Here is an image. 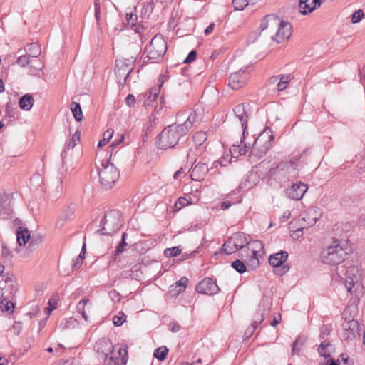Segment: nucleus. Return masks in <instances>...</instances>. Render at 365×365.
<instances>
[{
	"label": "nucleus",
	"mask_w": 365,
	"mask_h": 365,
	"mask_svg": "<svg viewBox=\"0 0 365 365\" xmlns=\"http://www.w3.org/2000/svg\"><path fill=\"white\" fill-rule=\"evenodd\" d=\"M196 115V113H191L182 124H173L164 128L156 138L157 147L165 150L173 148L180 140L184 142L187 139L186 135L189 130L195 121Z\"/></svg>",
	"instance_id": "obj_1"
},
{
	"label": "nucleus",
	"mask_w": 365,
	"mask_h": 365,
	"mask_svg": "<svg viewBox=\"0 0 365 365\" xmlns=\"http://www.w3.org/2000/svg\"><path fill=\"white\" fill-rule=\"evenodd\" d=\"M266 137H268L269 140H266L265 144L263 145V148L261 150L262 154H266L270 149L274 139L273 132L269 127H266L259 136L253 140L252 143L250 141L247 142L245 139L242 143L240 140L239 143L237 142L236 144H233L230 148L232 156L238 158L240 155H245L250 150L251 153H254L256 149L258 150L259 148L261 142L265 139Z\"/></svg>",
	"instance_id": "obj_2"
},
{
	"label": "nucleus",
	"mask_w": 365,
	"mask_h": 365,
	"mask_svg": "<svg viewBox=\"0 0 365 365\" xmlns=\"http://www.w3.org/2000/svg\"><path fill=\"white\" fill-rule=\"evenodd\" d=\"M259 29L261 31L268 30V34L272 40L278 43L291 36L292 26L289 23L282 21L274 14H269L264 17Z\"/></svg>",
	"instance_id": "obj_3"
},
{
	"label": "nucleus",
	"mask_w": 365,
	"mask_h": 365,
	"mask_svg": "<svg viewBox=\"0 0 365 365\" xmlns=\"http://www.w3.org/2000/svg\"><path fill=\"white\" fill-rule=\"evenodd\" d=\"M351 252V248L349 246L346 240H335L331 245L322 251V262L327 264H339L345 260Z\"/></svg>",
	"instance_id": "obj_4"
},
{
	"label": "nucleus",
	"mask_w": 365,
	"mask_h": 365,
	"mask_svg": "<svg viewBox=\"0 0 365 365\" xmlns=\"http://www.w3.org/2000/svg\"><path fill=\"white\" fill-rule=\"evenodd\" d=\"M123 225L121 212L118 210L108 211L101 220V228L96 232L100 235H112Z\"/></svg>",
	"instance_id": "obj_5"
},
{
	"label": "nucleus",
	"mask_w": 365,
	"mask_h": 365,
	"mask_svg": "<svg viewBox=\"0 0 365 365\" xmlns=\"http://www.w3.org/2000/svg\"><path fill=\"white\" fill-rule=\"evenodd\" d=\"M128 58L115 60V74L118 78V83L123 86L130 82V73L134 70L135 62L137 56L128 55Z\"/></svg>",
	"instance_id": "obj_6"
},
{
	"label": "nucleus",
	"mask_w": 365,
	"mask_h": 365,
	"mask_svg": "<svg viewBox=\"0 0 365 365\" xmlns=\"http://www.w3.org/2000/svg\"><path fill=\"white\" fill-rule=\"evenodd\" d=\"M98 173L99 182L105 190H109L113 187L119 178V170L113 163L106 161L102 163L101 168L98 167Z\"/></svg>",
	"instance_id": "obj_7"
},
{
	"label": "nucleus",
	"mask_w": 365,
	"mask_h": 365,
	"mask_svg": "<svg viewBox=\"0 0 365 365\" xmlns=\"http://www.w3.org/2000/svg\"><path fill=\"white\" fill-rule=\"evenodd\" d=\"M147 51L148 54L143 60V65L150 60H158L163 57L167 51V43L161 34H156L151 39Z\"/></svg>",
	"instance_id": "obj_8"
},
{
	"label": "nucleus",
	"mask_w": 365,
	"mask_h": 365,
	"mask_svg": "<svg viewBox=\"0 0 365 365\" xmlns=\"http://www.w3.org/2000/svg\"><path fill=\"white\" fill-rule=\"evenodd\" d=\"M269 175L270 178L279 180L294 178L297 175V164L294 160L282 162L270 168Z\"/></svg>",
	"instance_id": "obj_9"
},
{
	"label": "nucleus",
	"mask_w": 365,
	"mask_h": 365,
	"mask_svg": "<svg viewBox=\"0 0 365 365\" xmlns=\"http://www.w3.org/2000/svg\"><path fill=\"white\" fill-rule=\"evenodd\" d=\"M287 258V252L283 250L269 257V263L274 268V272L277 275L282 276L289 270V265L285 264Z\"/></svg>",
	"instance_id": "obj_10"
},
{
	"label": "nucleus",
	"mask_w": 365,
	"mask_h": 365,
	"mask_svg": "<svg viewBox=\"0 0 365 365\" xmlns=\"http://www.w3.org/2000/svg\"><path fill=\"white\" fill-rule=\"evenodd\" d=\"M247 105L245 103H240L235 106L232 109V112L234 115L238 120L240 122L241 128L242 130V135L241 137V143L246 139L248 135L247 132V123L249 115L247 114V111L246 110Z\"/></svg>",
	"instance_id": "obj_11"
},
{
	"label": "nucleus",
	"mask_w": 365,
	"mask_h": 365,
	"mask_svg": "<svg viewBox=\"0 0 365 365\" xmlns=\"http://www.w3.org/2000/svg\"><path fill=\"white\" fill-rule=\"evenodd\" d=\"M249 73L246 69H240L232 73L228 79V86L233 90H238L243 87L248 81Z\"/></svg>",
	"instance_id": "obj_12"
},
{
	"label": "nucleus",
	"mask_w": 365,
	"mask_h": 365,
	"mask_svg": "<svg viewBox=\"0 0 365 365\" xmlns=\"http://www.w3.org/2000/svg\"><path fill=\"white\" fill-rule=\"evenodd\" d=\"M195 291L200 294L213 295L218 293L220 289L215 281L210 277H206L196 285Z\"/></svg>",
	"instance_id": "obj_13"
},
{
	"label": "nucleus",
	"mask_w": 365,
	"mask_h": 365,
	"mask_svg": "<svg viewBox=\"0 0 365 365\" xmlns=\"http://www.w3.org/2000/svg\"><path fill=\"white\" fill-rule=\"evenodd\" d=\"M359 336V324L358 321L352 319L343 324L342 336L345 341H353Z\"/></svg>",
	"instance_id": "obj_14"
},
{
	"label": "nucleus",
	"mask_w": 365,
	"mask_h": 365,
	"mask_svg": "<svg viewBox=\"0 0 365 365\" xmlns=\"http://www.w3.org/2000/svg\"><path fill=\"white\" fill-rule=\"evenodd\" d=\"M308 187L306 184L298 182L288 187L284 190V192L288 198L294 200H299L303 197Z\"/></svg>",
	"instance_id": "obj_15"
},
{
	"label": "nucleus",
	"mask_w": 365,
	"mask_h": 365,
	"mask_svg": "<svg viewBox=\"0 0 365 365\" xmlns=\"http://www.w3.org/2000/svg\"><path fill=\"white\" fill-rule=\"evenodd\" d=\"M113 349L110 340L105 338L99 339L94 346V349L98 354H101L105 359L113 354Z\"/></svg>",
	"instance_id": "obj_16"
},
{
	"label": "nucleus",
	"mask_w": 365,
	"mask_h": 365,
	"mask_svg": "<svg viewBox=\"0 0 365 365\" xmlns=\"http://www.w3.org/2000/svg\"><path fill=\"white\" fill-rule=\"evenodd\" d=\"M209 170L206 163L199 162L192 168L191 179L195 181H201L205 179Z\"/></svg>",
	"instance_id": "obj_17"
},
{
	"label": "nucleus",
	"mask_w": 365,
	"mask_h": 365,
	"mask_svg": "<svg viewBox=\"0 0 365 365\" xmlns=\"http://www.w3.org/2000/svg\"><path fill=\"white\" fill-rule=\"evenodd\" d=\"M321 5V0H300L299 9L303 15L312 13Z\"/></svg>",
	"instance_id": "obj_18"
},
{
	"label": "nucleus",
	"mask_w": 365,
	"mask_h": 365,
	"mask_svg": "<svg viewBox=\"0 0 365 365\" xmlns=\"http://www.w3.org/2000/svg\"><path fill=\"white\" fill-rule=\"evenodd\" d=\"M302 220L306 222L308 226H313L320 217L321 213L316 208H310L303 215Z\"/></svg>",
	"instance_id": "obj_19"
},
{
	"label": "nucleus",
	"mask_w": 365,
	"mask_h": 365,
	"mask_svg": "<svg viewBox=\"0 0 365 365\" xmlns=\"http://www.w3.org/2000/svg\"><path fill=\"white\" fill-rule=\"evenodd\" d=\"M334 346L328 341L324 340L321 342L318 347V353L321 356L324 358H329L331 356V353L334 351Z\"/></svg>",
	"instance_id": "obj_20"
},
{
	"label": "nucleus",
	"mask_w": 365,
	"mask_h": 365,
	"mask_svg": "<svg viewBox=\"0 0 365 365\" xmlns=\"http://www.w3.org/2000/svg\"><path fill=\"white\" fill-rule=\"evenodd\" d=\"M234 240L235 245L237 250H242L245 247L249 249V242L247 240L245 235L242 232H236L232 236Z\"/></svg>",
	"instance_id": "obj_21"
},
{
	"label": "nucleus",
	"mask_w": 365,
	"mask_h": 365,
	"mask_svg": "<svg viewBox=\"0 0 365 365\" xmlns=\"http://www.w3.org/2000/svg\"><path fill=\"white\" fill-rule=\"evenodd\" d=\"M80 135H81L80 132L76 130L75 132V133L73 135L72 138L66 143L65 148L61 154L63 163H64V160L66 158V150L70 149V148H73L76 145L77 142H79V140H80Z\"/></svg>",
	"instance_id": "obj_22"
},
{
	"label": "nucleus",
	"mask_w": 365,
	"mask_h": 365,
	"mask_svg": "<svg viewBox=\"0 0 365 365\" xmlns=\"http://www.w3.org/2000/svg\"><path fill=\"white\" fill-rule=\"evenodd\" d=\"M34 103V99L31 94H25L19 98V104L21 109L30 110Z\"/></svg>",
	"instance_id": "obj_23"
},
{
	"label": "nucleus",
	"mask_w": 365,
	"mask_h": 365,
	"mask_svg": "<svg viewBox=\"0 0 365 365\" xmlns=\"http://www.w3.org/2000/svg\"><path fill=\"white\" fill-rule=\"evenodd\" d=\"M264 319V314L261 312L255 317V319L252 323L251 326L249 327L245 332L246 338H250L253 334L255 329L257 328L259 324H261Z\"/></svg>",
	"instance_id": "obj_24"
},
{
	"label": "nucleus",
	"mask_w": 365,
	"mask_h": 365,
	"mask_svg": "<svg viewBox=\"0 0 365 365\" xmlns=\"http://www.w3.org/2000/svg\"><path fill=\"white\" fill-rule=\"evenodd\" d=\"M31 238V235L29 231L24 228H19V230L17 231L16 233V240L19 246H23L29 242Z\"/></svg>",
	"instance_id": "obj_25"
},
{
	"label": "nucleus",
	"mask_w": 365,
	"mask_h": 365,
	"mask_svg": "<svg viewBox=\"0 0 365 365\" xmlns=\"http://www.w3.org/2000/svg\"><path fill=\"white\" fill-rule=\"evenodd\" d=\"M26 54L29 57L37 58L41 53V46L38 43L33 42L26 45Z\"/></svg>",
	"instance_id": "obj_26"
},
{
	"label": "nucleus",
	"mask_w": 365,
	"mask_h": 365,
	"mask_svg": "<svg viewBox=\"0 0 365 365\" xmlns=\"http://www.w3.org/2000/svg\"><path fill=\"white\" fill-rule=\"evenodd\" d=\"M13 213L11 202L9 200L0 202V217L5 218Z\"/></svg>",
	"instance_id": "obj_27"
},
{
	"label": "nucleus",
	"mask_w": 365,
	"mask_h": 365,
	"mask_svg": "<svg viewBox=\"0 0 365 365\" xmlns=\"http://www.w3.org/2000/svg\"><path fill=\"white\" fill-rule=\"evenodd\" d=\"M261 0H232V6L235 10L242 11L245 7L255 5Z\"/></svg>",
	"instance_id": "obj_28"
},
{
	"label": "nucleus",
	"mask_w": 365,
	"mask_h": 365,
	"mask_svg": "<svg viewBox=\"0 0 365 365\" xmlns=\"http://www.w3.org/2000/svg\"><path fill=\"white\" fill-rule=\"evenodd\" d=\"M29 243L28 249L31 252L36 251L39 248L40 245L43 242V236L40 234L34 235L31 238Z\"/></svg>",
	"instance_id": "obj_29"
},
{
	"label": "nucleus",
	"mask_w": 365,
	"mask_h": 365,
	"mask_svg": "<svg viewBox=\"0 0 365 365\" xmlns=\"http://www.w3.org/2000/svg\"><path fill=\"white\" fill-rule=\"evenodd\" d=\"M187 283L188 279L186 277H182L178 282H176L175 287L170 292L173 293V295H177L185 289Z\"/></svg>",
	"instance_id": "obj_30"
},
{
	"label": "nucleus",
	"mask_w": 365,
	"mask_h": 365,
	"mask_svg": "<svg viewBox=\"0 0 365 365\" xmlns=\"http://www.w3.org/2000/svg\"><path fill=\"white\" fill-rule=\"evenodd\" d=\"M70 108L76 120L78 122L82 121L83 119V115L80 103L73 101L71 103Z\"/></svg>",
	"instance_id": "obj_31"
},
{
	"label": "nucleus",
	"mask_w": 365,
	"mask_h": 365,
	"mask_svg": "<svg viewBox=\"0 0 365 365\" xmlns=\"http://www.w3.org/2000/svg\"><path fill=\"white\" fill-rule=\"evenodd\" d=\"M222 250L225 255H231L235 252L237 249L235 245L234 240L232 237H229L222 245Z\"/></svg>",
	"instance_id": "obj_32"
},
{
	"label": "nucleus",
	"mask_w": 365,
	"mask_h": 365,
	"mask_svg": "<svg viewBox=\"0 0 365 365\" xmlns=\"http://www.w3.org/2000/svg\"><path fill=\"white\" fill-rule=\"evenodd\" d=\"M247 265L251 269H256L259 265V260L257 257V251L252 250V255L247 262Z\"/></svg>",
	"instance_id": "obj_33"
},
{
	"label": "nucleus",
	"mask_w": 365,
	"mask_h": 365,
	"mask_svg": "<svg viewBox=\"0 0 365 365\" xmlns=\"http://www.w3.org/2000/svg\"><path fill=\"white\" fill-rule=\"evenodd\" d=\"M89 302V299L87 297H83L77 304L76 309L78 313H80L82 316V317L87 321L88 320V315L85 311V307L88 302Z\"/></svg>",
	"instance_id": "obj_34"
},
{
	"label": "nucleus",
	"mask_w": 365,
	"mask_h": 365,
	"mask_svg": "<svg viewBox=\"0 0 365 365\" xmlns=\"http://www.w3.org/2000/svg\"><path fill=\"white\" fill-rule=\"evenodd\" d=\"M279 81L277 83V89L279 91H284L288 86L290 80L293 78L291 74L279 76Z\"/></svg>",
	"instance_id": "obj_35"
},
{
	"label": "nucleus",
	"mask_w": 365,
	"mask_h": 365,
	"mask_svg": "<svg viewBox=\"0 0 365 365\" xmlns=\"http://www.w3.org/2000/svg\"><path fill=\"white\" fill-rule=\"evenodd\" d=\"M168 353V349L165 346H162L155 350L153 356L160 361H163L166 359Z\"/></svg>",
	"instance_id": "obj_36"
},
{
	"label": "nucleus",
	"mask_w": 365,
	"mask_h": 365,
	"mask_svg": "<svg viewBox=\"0 0 365 365\" xmlns=\"http://www.w3.org/2000/svg\"><path fill=\"white\" fill-rule=\"evenodd\" d=\"M114 133L112 129H108L103 133V139L98 142V147L101 148L106 145L111 139Z\"/></svg>",
	"instance_id": "obj_37"
},
{
	"label": "nucleus",
	"mask_w": 365,
	"mask_h": 365,
	"mask_svg": "<svg viewBox=\"0 0 365 365\" xmlns=\"http://www.w3.org/2000/svg\"><path fill=\"white\" fill-rule=\"evenodd\" d=\"M142 11L141 14L149 16L153 11L154 4L153 1H145L141 3Z\"/></svg>",
	"instance_id": "obj_38"
},
{
	"label": "nucleus",
	"mask_w": 365,
	"mask_h": 365,
	"mask_svg": "<svg viewBox=\"0 0 365 365\" xmlns=\"http://www.w3.org/2000/svg\"><path fill=\"white\" fill-rule=\"evenodd\" d=\"M160 89V87H155L148 91V92L145 93V96L147 98V101L149 102L155 101L158 96Z\"/></svg>",
	"instance_id": "obj_39"
},
{
	"label": "nucleus",
	"mask_w": 365,
	"mask_h": 365,
	"mask_svg": "<svg viewBox=\"0 0 365 365\" xmlns=\"http://www.w3.org/2000/svg\"><path fill=\"white\" fill-rule=\"evenodd\" d=\"M231 267L235 271H237L238 273H240V274L245 272L247 270L245 264L240 259H237V260L232 262L231 264Z\"/></svg>",
	"instance_id": "obj_40"
},
{
	"label": "nucleus",
	"mask_w": 365,
	"mask_h": 365,
	"mask_svg": "<svg viewBox=\"0 0 365 365\" xmlns=\"http://www.w3.org/2000/svg\"><path fill=\"white\" fill-rule=\"evenodd\" d=\"M356 286L359 287V284L355 283L353 277L347 276L345 279V287L347 291L350 293H354L356 291Z\"/></svg>",
	"instance_id": "obj_41"
},
{
	"label": "nucleus",
	"mask_w": 365,
	"mask_h": 365,
	"mask_svg": "<svg viewBox=\"0 0 365 365\" xmlns=\"http://www.w3.org/2000/svg\"><path fill=\"white\" fill-rule=\"evenodd\" d=\"M181 251L182 250L179 246H175L170 248H166L164 250V255L167 257H173L180 254Z\"/></svg>",
	"instance_id": "obj_42"
},
{
	"label": "nucleus",
	"mask_w": 365,
	"mask_h": 365,
	"mask_svg": "<svg viewBox=\"0 0 365 365\" xmlns=\"http://www.w3.org/2000/svg\"><path fill=\"white\" fill-rule=\"evenodd\" d=\"M126 237H127V234L125 232H123L122 234L121 240L118 243V246L115 248V255H119L124 251L125 246H127V242L125 241Z\"/></svg>",
	"instance_id": "obj_43"
},
{
	"label": "nucleus",
	"mask_w": 365,
	"mask_h": 365,
	"mask_svg": "<svg viewBox=\"0 0 365 365\" xmlns=\"http://www.w3.org/2000/svg\"><path fill=\"white\" fill-rule=\"evenodd\" d=\"M126 16L128 24L130 25L135 31L140 32L139 26H136V21L138 19L136 14H133V13H131L130 14H127Z\"/></svg>",
	"instance_id": "obj_44"
},
{
	"label": "nucleus",
	"mask_w": 365,
	"mask_h": 365,
	"mask_svg": "<svg viewBox=\"0 0 365 365\" xmlns=\"http://www.w3.org/2000/svg\"><path fill=\"white\" fill-rule=\"evenodd\" d=\"M207 140V134L205 132H197L193 135V140L195 144L200 145Z\"/></svg>",
	"instance_id": "obj_45"
},
{
	"label": "nucleus",
	"mask_w": 365,
	"mask_h": 365,
	"mask_svg": "<svg viewBox=\"0 0 365 365\" xmlns=\"http://www.w3.org/2000/svg\"><path fill=\"white\" fill-rule=\"evenodd\" d=\"M76 205L74 203L70 204L63 212L62 217L64 220H68L76 211Z\"/></svg>",
	"instance_id": "obj_46"
},
{
	"label": "nucleus",
	"mask_w": 365,
	"mask_h": 365,
	"mask_svg": "<svg viewBox=\"0 0 365 365\" xmlns=\"http://www.w3.org/2000/svg\"><path fill=\"white\" fill-rule=\"evenodd\" d=\"M16 63L19 66L24 68L30 63L29 56L27 54H22L17 58Z\"/></svg>",
	"instance_id": "obj_47"
},
{
	"label": "nucleus",
	"mask_w": 365,
	"mask_h": 365,
	"mask_svg": "<svg viewBox=\"0 0 365 365\" xmlns=\"http://www.w3.org/2000/svg\"><path fill=\"white\" fill-rule=\"evenodd\" d=\"M126 315L121 312L120 315H115L113 317V324L116 327L121 326L125 321Z\"/></svg>",
	"instance_id": "obj_48"
},
{
	"label": "nucleus",
	"mask_w": 365,
	"mask_h": 365,
	"mask_svg": "<svg viewBox=\"0 0 365 365\" xmlns=\"http://www.w3.org/2000/svg\"><path fill=\"white\" fill-rule=\"evenodd\" d=\"M364 16V13L363 11V10L359 9L352 14L351 21L354 24L359 23L362 19V18Z\"/></svg>",
	"instance_id": "obj_49"
},
{
	"label": "nucleus",
	"mask_w": 365,
	"mask_h": 365,
	"mask_svg": "<svg viewBox=\"0 0 365 365\" xmlns=\"http://www.w3.org/2000/svg\"><path fill=\"white\" fill-rule=\"evenodd\" d=\"M304 342V339L303 337H297L296 340L292 343V354H298L300 351L299 348L297 347L298 344L302 345Z\"/></svg>",
	"instance_id": "obj_50"
},
{
	"label": "nucleus",
	"mask_w": 365,
	"mask_h": 365,
	"mask_svg": "<svg viewBox=\"0 0 365 365\" xmlns=\"http://www.w3.org/2000/svg\"><path fill=\"white\" fill-rule=\"evenodd\" d=\"M197 53L195 50H192L190 51L185 59L184 60V63H190L195 61Z\"/></svg>",
	"instance_id": "obj_51"
},
{
	"label": "nucleus",
	"mask_w": 365,
	"mask_h": 365,
	"mask_svg": "<svg viewBox=\"0 0 365 365\" xmlns=\"http://www.w3.org/2000/svg\"><path fill=\"white\" fill-rule=\"evenodd\" d=\"M83 259L84 257H81V254H79L76 259L73 261L72 269L76 270L79 269L83 264Z\"/></svg>",
	"instance_id": "obj_52"
},
{
	"label": "nucleus",
	"mask_w": 365,
	"mask_h": 365,
	"mask_svg": "<svg viewBox=\"0 0 365 365\" xmlns=\"http://www.w3.org/2000/svg\"><path fill=\"white\" fill-rule=\"evenodd\" d=\"M106 365H118L120 364L119 359L113 356H108L107 359H105Z\"/></svg>",
	"instance_id": "obj_53"
},
{
	"label": "nucleus",
	"mask_w": 365,
	"mask_h": 365,
	"mask_svg": "<svg viewBox=\"0 0 365 365\" xmlns=\"http://www.w3.org/2000/svg\"><path fill=\"white\" fill-rule=\"evenodd\" d=\"M94 7H95V18L96 19L97 21H99L100 15H101V6H100L99 0H95Z\"/></svg>",
	"instance_id": "obj_54"
},
{
	"label": "nucleus",
	"mask_w": 365,
	"mask_h": 365,
	"mask_svg": "<svg viewBox=\"0 0 365 365\" xmlns=\"http://www.w3.org/2000/svg\"><path fill=\"white\" fill-rule=\"evenodd\" d=\"M14 276L11 274H6L4 276V282L8 284V287H11L14 286Z\"/></svg>",
	"instance_id": "obj_55"
},
{
	"label": "nucleus",
	"mask_w": 365,
	"mask_h": 365,
	"mask_svg": "<svg viewBox=\"0 0 365 365\" xmlns=\"http://www.w3.org/2000/svg\"><path fill=\"white\" fill-rule=\"evenodd\" d=\"M178 205H180L179 207H184L186 205L190 204V201L184 197H180L177 200Z\"/></svg>",
	"instance_id": "obj_56"
},
{
	"label": "nucleus",
	"mask_w": 365,
	"mask_h": 365,
	"mask_svg": "<svg viewBox=\"0 0 365 365\" xmlns=\"http://www.w3.org/2000/svg\"><path fill=\"white\" fill-rule=\"evenodd\" d=\"M126 104L129 106H133L135 103V98L133 94H128L126 97Z\"/></svg>",
	"instance_id": "obj_57"
},
{
	"label": "nucleus",
	"mask_w": 365,
	"mask_h": 365,
	"mask_svg": "<svg viewBox=\"0 0 365 365\" xmlns=\"http://www.w3.org/2000/svg\"><path fill=\"white\" fill-rule=\"evenodd\" d=\"M59 365H78V361L75 359H71L61 362Z\"/></svg>",
	"instance_id": "obj_58"
},
{
	"label": "nucleus",
	"mask_w": 365,
	"mask_h": 365,
	"mask_svg": "<svg viewBox=\"0 0 365 365\" xmlns=\"http://www.w3.org/2000/svg\"><path fill=\"white\" fill-rule=\"evenodd\" d=\"M124 140V135H119V138L118 139H116L112 143H111V147L112 148H115L117 147L120 143H121Z\"/></svg>",
	"instance_id": "obj_59"
},
{
	"label": "nucleus",
	"mask_w": 365,
	"mask_h": 365,
	"mask_svg": "<svg viewBox=\"0 0 365 365\" xmlns=\"http://www.w3.org/2000/svg\"><path fill=\"white\" fill-rule=\"evenodd\" d=\"M13 329L16 335H19L21 331V324L18 322L13 326Z\"/></svg>",
	"instance_id": "obj_60"
},
{
	"label": "nucleus",
	"mask_w": 365,
	"mask_h": 365,
	"mask_svg": "<svg viewBox=\"0 0 365 365\" xmlns=\"http://www.w3.org/2000/svg\"><path fill=\"white\" fill-rule=\"evenodd\" d=\"M127 349H128L127 346H125L123 349L122 348H120L118 350V354L120 355H122V351L124 352V355L122 356V359H121L122 363H125V358L127 357V354H128Z\"/></svg>",
	"instance_id": "obj_61"
},
{
	"label": "nucleus",
	"mask_w": 365,
	"mask_h": 365,
	"mask_svg": "<svg viewBox=\"0 0 365 365\" xmlns=\"http://www.w3.org/2000/svg\"><path fill=\"white\" fill-rule=\"evenodd\" d=\"M180 329V326L176 322L171 323V331L172 332H178Z\"/></svg>",
	"instance_id": "obj_62"
},
{
	"label": "nucleus",
	"mask_w": 365,
	"mask_h": 365,
	"mask_svg": "<svg viewBox=\"0 0 365 365\" xmlns=\"http://www.w3.org/2000/svg\"><path fill=\"white\" fill-rule=\"evenodd\" d=\"M214 27H215V24L211 23L205 30V35L207 36V35L210 34L212 32Z\"/></svg>",
	"instance_id": "obj_63"
},
{
	"label": "nucleus",
	"mask_w": 365,
	"mask_h": 365,
	"mask_svg": "<svg viewBox=\"0 0 365 365\" xmlns=\"http://www.w3.org/2000/svg\"><path fill=\"white\" fill-rule=\"evenodd\" d=\"M231 205L232 204H231V202L230 201H227V200L223 201L221 203L220 207H221L222 210H225L230 208Z\"/></svg>",
	"instance_id": "obj_64"
}]
</instances>
